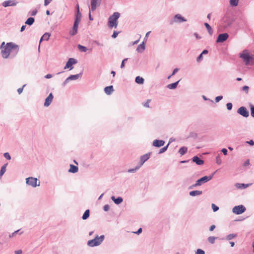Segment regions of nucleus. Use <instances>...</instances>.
<instances>
[{
    "mask_svg": "<svg viewBox=\"0 0 254 254\" xmlns=\"http://www.w3.org/2000/svg\"><path fill=\"white\" fill-rule=\"evenodd\" d=\"M0 49L2 57L7 59L10 54L14 56L18 53L19 46L12 42L7 43L6 44H5V43L3 42L0 46Z\"/></svg>",
    "mask_w": 254,
    "mask_h": 254,
    "instance_id": "1",
    "label": "nucleus"
},
{
    "mask_svg": "<svg viewBox=\"0 0 254 254\" xmlns=\"http://www.w3.org/2000/svg\"><path fill=\"white\" fill-rule=\"evenodd\" d=\"M120 16V13L118 12H114L113 14L109 18L108 25L110 28H116L118 26V19Z\"/></svg>",
    "mask_w": 254,
    "mask_h": 254,
    "instance_id": "2",
    "label": "nucleus"
},
{
    "mask_svg": "<svg viewBox=\"0 0 254 254\" xmlns=\"http://www.w3.org/2000/svg\"><path fill=\"white\" fill-rule=\"evenodd\" d=\"M246 63V64H254V57L250 55L249 53L247 51H244L240 55Z\"/></svg>",
    "mask_w": 254,
    "mask_h": 254,
    "instance_id": "3",
    "label": "nucleus"
},
{
    "mask_svg": "<svg viewBox=\"0 0 254 254\" xmlns=\"http://www.w3.org/2000/svg\"><path fill=\"white\" fill-rule=\"evenodd\" d=\"M104 236L96 237L95 239L88 242V245L89 247H95L99 245L103 241Z\"/></svg>",
    "mask_w": 254,
    "mask_h": 254,
    "instance_id": "4",
    "label": "nucleus"
},
{
    "mask_svg": "<svg viewBox=\"0 0 254 254\" xmlns=\"http://www.w3.org/2000/svg\"><path fill=\"white\" fill-rule=\"evenodd\" d=\"M212 179V176H204L202 177L201 178L198 179L196 183L194 185H193L192 186L190 187V189L192 187H195L196 186H199L201 185L203 183H206Z\"/></svg>",
    "mask_w": 254,
    "mask_h": 254,
    "instance_id": "5",
    "label": "nucleus"
},
{
    "mask_svg": "<svg viewBox=\"0 0 254 254\" xmlns=\"http://www.w3.org/2000/svg\"><path fill=\"white\" fill-rule=\"evenodd\" d=\"M150 153H147L146 154H144L141 156L140 157V164L139 166L136 167L135 169H129L128 170V172H134L136 170H137L138 168H140V167L147 160L149 157H150Z\"/></svg>",
    "mask_w": 254,
    "mask_h": 254,
    "instance_id": "6",
    "label": "nucleus"
},
{
    "mask_svg": "<svg viewBox=\"0 0 254 254\" xmlns=\"http://www.w3.org/2000/svg\"><path fill=\"white\" fill-rule=\"evenodd\" d=\"M26 183L32 187H36L40 186V182L37 178L29 177L26 179Z\"/></svg>",
    "mask_w": 254,
    "mask_h": 254,
    "instance_id": "7",
    "label": "nucleus"
},
{
    "mask_svg": "<svg viewBox=\"0 0 254 254\" xmlns=\"http://www.w3.org/2000/svg\"><path fill=\"white\" fill-rule=\"evenodd\" d=\"M245 210L246 208L242 205L236 206L233 208V212L236 214H241Z\"/></svg>",
    "mask_w": 254,
    "mask_h": 254,
    "instance_id": "8",
    "label": "nucleus"
},
{
    "mask_svg": "<svg viewBox=\"0 0 254 254\" xmlns=\"http://www.w3.org/2000/svg\"><path fill=\"white\" fill-rule=\"evenodd\" d=\"M238 113L243 116L244 117L247 118L249 116V113L247 109L245 107H241L239 108L237 111Z\"/></svg>",
    "mask_w": 254,
    "mask_h": 254,
    "instance_id": "9",
    "label": "nucleus"
},
{
    "mask_svg": "<svg viewBox=\"0 0 254 254\" xmlns=\"http://www.w3.org/2000/svg\"><path fill=\"white\" fill-rule=\"evenodd\" d=\"M229 35L227 33L219 34L216 40L217 43H222L225 41L228 38Z\"/></svg>",
    "mask_w": 254,
    "mask_h": 254,
    "instance_id": "10",
    "label": "nucleus"
},
{
    "mask_svg": "<svg viewBox=\"0 0 254 254\" xmlns=\"http://www.w3.org/2000/svg\"><path fill=\"white\" fill-rule=\"evenodd\" d=\"M76 63V61L75 59L72 58H70L67 62L66 63V64L64 67V69L68 68H69L70 69H72L73 68L72 65L73 64H75Z\"/></svg>",
    "mask_w": 254,
    "mask_h": 254,
    "instance_id": "11",
    "label": "nucleus"
},
{
    "mask_svg": "<svg viewBox=\"0 0 254 254\" xmlns=\"http://www.w3.org/2000/svg\"><path fill=\"white\" fill-rule=\"evenodd\" d=\"M18 2L15 0H8L3 2L2 6L7 7L10 6H15Z\"/></svg>",
    "mask_w": 254,
    "mask_h": 254,
    "instance_id": "12",
    "label": "nucleus"
},
{
    "mask_svg": "<svg viewBox=\"0 0 254 254\" xmlns=\"http://www.w3.org/2000/svg\"><path fill=\"white\" fill-rule=\"evenodd\" d=\"M79 23H78V22H76L74 21L73 26L72 28V30L71 31H70L69 32V34L73 36L77 34Z\"/></svg>",
    "mask_w": 254,
    "mask_h": 254,
    "instance_id": "13",
    "label": "nucleus"
},
{
    "mask_svg": "<svg viewBox=\"0 0 254 254\" xmlns=\"http://www.w3.org/2000/svg\"><path fill=\"white\" fill-rule=\"evenodd\" d=\"M53 98H54V97H53L52 93H50L45 100V102L44 103L45 106H46V107L49 106L52 103Z\"/></svg>",
    "mask_w": 254,
    "mask_h": 254,
    "instance_id": "14",
    "label": "nucleus"
},
{
    "mask_svg": "<svg viewBox=\"0 0 254 254\" xmlns=\"http://www.w3.org/2000/svg\"><path fill=\"white\" fill-rule=\"evenodd\" d=\"M165 141L162 140H154L153 142V145L155 147H161L164 145Z\"/></svg>",
    "mask_w": 254,
    "mask_h": 254,
    "instance_id": "15",
    "label": "nucleus"
},
{
    "mask_svg": "<svg viewBox=\"0 0 254 254\" xmlns=\"http://www.w3.org/2000/svg\"><path fill=\"white\" fill-rule=\"evenodd\" d=\"M79 74H78L75 75H71L66 79V80L64 82V84H66L69 80H76L79 78Z\"/></svg>",
    "mask_w": 254,
    "mask_h": 254,
    "instance_id": "16",
    "label": "nucleus"
},
{
    "mask_svg": "<svg viewBox=\"0 0 254 254\" xmlns=\"http://www.w3.org/2000/svg\"><path fill=\"white\" fill-rule=\"evenodd\" d=\"M81 14L79 11V5H77V13L76 14V18L75 19V22L79 23L81 20Z\"/></svg>",
    "mask_w": 254,
    "mask_h": 254,
    "instance_id": "17",
    "label": "nucleus"
},
{
    "mask_svg": "<svg viewBox=\"0 0 254 254\" xmlns=\"http://www.w3.org/2000/svg\"><path fill=\"white\" fill-rule=\"evenodd\" d=\"M192 161L198 165H201L204 163L203 160L199 159L197 156L193 157L192 158Z\"/></svg>",
    "mask_w": 254,
    "mask_h": 254,
    "instance_id": "18",
    "label": "nucleus"
},
{
    "mask_svg": "<svg viewBox=\"0 0 254 254\" xmlns=\"http://www.w3.org/2000/svg\"><path fill=\"white\" fill-rule=\"evenodd\" d=\"M98 0H91V8L92 11L96 9Z\"/></svg>",
    "mask_w": 254,
    "mask_h": 254,
    "instance_id": "19",
    "label": "nucleus"
},
{
    "mask_svg": "<svg viewBox=\"0 0 254 254\" xmlns=\"http://www.w3.org/2000/svg\"><path fill=\"white\" fill-rule=\"evenodd\" d=\"M105 92L108 94L110 95L113 91V86H109L106 87L104 89Z\"/></svg>",
    "mask_w": 254,
    "mask_h": 254,
    "instance_id": "20",
    "label": "nucleus"
},
{
    "mask_svg": "<svg viewBox=\"0 0 254 254\" xmlns=\"http://www.w3.org/2000/svg\"><path fill=\"white\" fill-rule=\"evenodd\" d=\"M111 199L116 204H120L123 201V198L121 197H119L117 198H116L115 196H112Z\"/></svg>",
    "mask_w": 254,
    "mask_h": 254,
    "instance_id": "21",
    "label": "nucleus"
},
{
    "mask_svg": "<svg viewBox=\"0 0 254 254\" xmlns=\"http://www.w3.org/2000/svg\"><path fill=\"white\" fill-rule=\"evenodd\" d=\"M145 49V44L142 42V44H140L137 48L136 50L139 53L142 52Z\"/></svg>",
    "mask_w": 254,
    "mask_h": 254,
    "instance_id": "22",
    "label": "nucleus"
},
{
    "mask_svg": "<svg viewBox=\"0 0 254 254\" xmlns=\"http://www.w3.org/2000/svg\"><path fill=\"white\" fill-rule=\"evenodd\" d=\"M78 167L73 165H70V169L69 170V172L73 173H76L78 171Z\"/></svg>",
    "mask_w": 254,
    "mask_h": 254,
    "instance_id": "23",
    "label": "nucleus"
},
{
    "mask_svg": "<svg viewBox=\"0 0 254 254\" xmlns=\"http://www.w3.org/2000/svg\"><path fill=\"white\" fill-rule=\"evenodd\" d=\"M175 19L177 22H183L186 21V20L181 15L177 14L175 16Z\"/></svg>",
    "mask_w": 254,
    "mask_h": 254,
    "instance_id": "24",
    "label": "nucleus"
},
{
    "mask_svg": "<svg viewBox=\"0 0 254 254\" xmlns=\"http://www.w3.org/2000/svg\"><path fill=\"white\" fill-rule=\"evenodd\" d=\"M202 191L200 190H193L190 192V195L191 196L198 195L202 193Z\"/></svg>",
    "mask_w": 254,
    "mask_h": 254,
    "instance_id": "25",
    "label": "nucleus"
},
{
    "mask_svg": "<svg viewBox=\"0 0 254 254\" xmlns=\"http://www.w3.org/2000/svg\"><path fill=\"white\" fill-rule=\"evenodd\" d=\"M179 82V80L175 83L170 84L168 85L167 87L168 88L171 89H175L177 87V86Z\"/></svg>",
    "mask_w": 254,
    "mask_h": 254,
    "instance_id": "26",
    "label": "nucleus"
},
{
    "mask_svg": "<svg viewBox=\"0 0 254 254\" xmlns=\"http://www.w3.org/2000/svg\"><path fill=\"white\" fill-rule=\"evenodd\" d=\"M50 36V34L48 33H45L40 39V42L42 40H48Z\"/></svg>",
    "mask_w": 254,
    "mask_h": 254,
    "instance_id": "27",
    "label": "nucleus"
},
{
    "mask_svg": "<svg viewBox=\"0 0 254 254\" xmlns=\"http://www.w3.org/2000/svg\"><path fill=\"white\" fill-rule=\"evenodd\" d=\"M89 213H90V211H89V209L86 210L84 212V214H83V216H82V218L83 220H86V219H87L89 217Z\"/></svg>",
    "mask_w": 254,
    "mask_h": 254,
    "instance_id": "28",
    "label": "nucleus"
},
{
    "mask_svg": "<svg viewBox=\"0 0 254 254\" xmlns=\"http://www.w3.org/2000/svg\"><path fill=\"white\" fill-rule=\"evenodd\" d=\"M204 25L205 26L206 28H207V30L208 32V33H209V34L211 35L213 33V30H212L211 26L207 23H205Z\"/></svg>",
    "mask_w": 254,
    "mask_h": 254,
    "instance_id": "29",
    "label": "nucleus"
},
{
    "mask_svg": "<svg viewBox=\"0 0 254 254\" xmlns=\"http://www.w3.org/2000/svg\"><path fill=\"white\" fill-rule=\"evenodd\" d=\"M135 82L138 84H143L144 82V79L140 76H137L135 78Z\"/></svg>",
    "mask_w": 254,
    "mask_h": 254,
    "instance_id": "30",
    "label": "nucleus"
},
{
    "mask_svg": "<svg viewBox=\"0 0 254 254\" xmlns=\"http://www.w3.org/2000/svg\"><path fill=\"white\" fill-rule=\"evenodd\" d=\"M187 150H188V149L187 147H182L179 149V152L180 154L184 155L187 152Z\"/></svg>",
    "mask_w": 254,
    "mask_h": 254,
    "instance_id": "31",
    "label": "nucleus"
},
{
    "mask_svg": "<svg viewBox=\"0 0 254 254\" xmlns=\"http://www.w3.org/2000/svg\"><path fill=\"white\" fill-rule=\"evenodd\" d=\"M34 18L33 17L28 18L25 22V24L31 25L34 23Z\"/></svg>",
    "mask_w": 254,
    "mask_h": 254,
    "instance_id": "32",
    "label": "nucleus"
},
{
    "mask_svg": "<svg viewBox=\"0 0 254 254\" xmlns=\"http://www.w3.org/2000/svg\"><path fill=\"white\" fill-rule=\"evenodd\" d=\"M239 0H230V3L231 5L236 6L238 5Z\"/></svg>",
    "mask_w": 254,
    "mask_h": 254,
    "instance_id": "33",
    "label": "nucleus"
},
{
    "mask_svg": "<svg viewBox=\"0 0 254 254\" xmlns=\"http://www.w3.org/2000/svg\"><path fill=\"white\" fill-rule=\"evenodd\" d=\"M6 171V166L5 165L2 166L0 171V177H1L3 174L5 173Z\"/></svg>",
    "mask_w": 254,
    "mask_h": 254,
    "instance_id": "34",
    "label": "nucleus"
},
{
    "mask_svg": "<svg viewBox=\"0 0 254 254\" xmlns=\"http://www.w3.org/2000/svg\"><path fill=\"white\" fill-rule=\"evenodd\" d=\"M78 48L79 50L81 52H85L87 50V48L85 47H84L83 46H81L80 45H79L78 46Z\"/></svg>",
    "mask_w": 254,
    "mask_h": 254,
    "instance_id": "35",
    "label": "nucleus"
},
{
    "mask_svg": "<svg viewBox=\"0 0 254 254\" xmlns=\"http://www.w3.org/2000/svg\"><path fill=\"white\" fill-rule=\"evenodd\" d=\"M216 238L213 236L208 237V241L211 244H213L215 242Z\"/></svg>",
    "mask_w": 254,
    "mask_h": 254,
    "instance_id": "36",
    "label": "nucleus"
},
{
    "mask_svg": "<svg viewBox=\"0 0 254 254\" xmlns=\"http://www.w3.org/2000/svg\"><path fill=\"white\" fill-rule=\"evenodd\" d=\"M250 107L251 109V115L253 118H254V106L251 104L250 105Z\"/></svg>",
    "mask_w": 254,
    "mask_h": 254,
    "instance_id": "37",
    "label": "nucleus"
},
{
    "mask_svg": "<svg viewBox=\"0 0 254 254\" xmlns=\"http://www.w3.org/2000/svg\"><path fill=\"white\" fill-rule=\"evenodd\" d=\"M169 145V143H168L166 146L162 148L161 149H160L159 150V153H162L163 152H164L165 151H166V150L167 149L168 147V146Z\"/></svg>",
    "mask_w": 254,
    "mask_h": 254,
    "instance_id": "38",
    "label": "nucleus"
},
{
    "mask_svg": "<svg viewBox=\"0 0 254 254\" xmlns=\"http://www.w3.org/2000/svg\"><path fill=\"white\" fill-rule=\"evenodd\" d=\"M150 102H151V100L148 99L145 103L143 104V106L146 108H149L150 107L149 104H150Z\"/></svg>",
    "mask_w": 254,
    "mask_h": 254,
    "instance_id": "39",
    "label": "nucleus"
},
{
    "mask_svg": "<svg viewBox=\"0 0 254 254\" xmlns=\"http://www.w3.org/2000/svg\"><path fill=\"white\" fill-rule=\"evenodd\" d=\"M236 186L238 188H241L242 187H244L245 188L248 187V185H245L244 184H237L236 185Z\"/></svg>",
    "mask_w": 254,
    "mask_h": 254,
    "instance_id": "40",
    "label": "nucleus"
},
{
    "mask_svg": "<svg viewBox=\"0 0 254 254\" xmlns=\"http://www.w3.org/2000/svg\"><path fill=\"white\" fill-rule=\"evenodd\" d=\"M212 208L214 212H216L219 209V207L214 204H212Z\"/></svg>",
    "mask_w": 254,
    "mask_h": 254,
    "instance_id": "41",
    "label": "nucleus"
},
{
    "mask_svg": "<svg viewBox=\"0 0 254 254\" xmlns=\"http://www.w3.org/2000/svg\"><path fill=\"white\" fill-rule=\"evenodd\" d=\"M243 90L246 93H248L249 87L248 86H244L243 87Z\"/></svg>",
    "mask_w": 254,
    "mask_h": 254,
    "instance_id": "42",
    "label": "nucleus"
},
{
    "mask_svg": "<svg viewBox=\"0 0 254 254\" xmlns=\"http://www.w3.org/2000/svg\"><path fill=\"white\" fill-rule=\"evenodd\" d=\"M195 254H204V252L201 249H198L196 251Z\"/></svg>",
    "mask_w": 254,
    "mask_h": 254,
    "instance_id": "43",
    "label": "nucleus"
},
{
    "mask_svg": "<svg viewBox=\"0 0 254 254\" xmlns=\"http://www.w3.org/2000/svg\"><path fill=\"white\" fill-rule=\"evenodd\" d=\"M226 106H227V108L228 110H230L232 109V103H228L227 104Z\"/></svg>",
    "mask_w": 254,
    "mask_h": 254,
    "instance_id": "44",
    "label": "nucleus"
},
{
    "mask_svg": "<svg viewBox=\"0 0 254 254\" xmlns=\"http://www.w3.org/2000/svg\"><path fill=\"white\" fill-rule=\"evenodd\" d=\"M4 156L8 160H10L11 158L10 156L8 153H5L4 154Z\"/></svg>",
    "mask_w": 254,
    "mask_h": 254,
    "instance_id": "45",
    "label": "nucleus"
},
{
    "mask_svg": "<svg viewBox=\"0 0 254 254\" xmlns=\"http://www.w3.org/2000/svg\"><path fill=\"white\" fill-rule=\"evenodd\" d=\"M223 98L222 96H219L215 98V101L216 102H218L219 101H220Z\"/></svg>",
    "mask_w": 254,
    "mask_h": 254,
    "instance_id": "46",
    "label": "nucleus"
},
{
    "mask_svg": "<svg viewBox=\"0 0 254 254\" xmlns=\"http://www.w3.org/2000/svg\"><path fill=\"white\" fill-rule=\"evenodd\" d=\"M236 237V235H234V234H231V235H229L228 236H227V239L228 240H231L232 239L235 238Z\"/></svg>",
    "mask_w": 254,
    "mask_h": 254,
    "instance_id": "47",
    "label": "nucleus"
},
{
    "mask_svg": "<svg viewBox=\"0 0 254 254\" xmlns=\"http://www.w3.org/2000/svg\"><path fill=\"white\" fill-rule=\"evenodd\" d=\"M25 86V85H24L22 86V87H21V88H18V89H17V92H18V94H21V93L22 92L23 90V88H24V87Z\"/></svg>",
    "mask_w": 254,
    "mask_h": 254,
    "instance_id": "48",
    "label": "nucleus"
},
{
    "mask_svg": "<svg viewBox=\"0 0 254 254\" xmlns=\"http://www.w3.org/2000/svg\"><path fill=\"white\" fill-rule=\"evenodd\" d=\"M127 59H125L121 63V68H123L125 66V63L126 61H127Z\"/></svg>",
    "mask_w": 254,
    "mask_h": 254,
    "instance_id": "49",
    "label": "nucleus"
},
{
    "mask_svg": "<svg viewBox=\"0 0 254 254\" xmlns=\"http://www.w3.org/2000/svg\"><path fill=\"white\" fill-rule=\"evenodd\" d=\"M118 34H119V32H118L117 31H114V33H113V34L112 36V37L113 38H116L117 37Z\"/></svg>",
    "mask_w": 254,
    "mask_h": 254,
    "instance_id": "50",
    "label": "nucleus"
},
{
    "mask_svg": "<svg viewBox=\"0 0 254 254\" xmlns=\"http://www.w3.org/2000/svg\"><path fill=\"white\" fill-rule=\"evenodd\" d=\"M109 208H110V207H109V205H108V204H106V205H104V210L105 211H108L109 210Z\"/></svg>",
    "mask_w": 254,
    "mask_h": 254,
    "instance_id": "51",
    "label": "nucleus"
},
{
    "mask_svg": "<svg viewBox=\"0 0 254 254\" xmlns=\"http://www.w3.org/2000/svg\"><path fill=\"white\" fill-rule=\"evenodd\" d=\"M51 1L52 0H44V5L45 6L47 5L51 2Z\"/></svg>",
    "mask_w": 254,
    "mask_h": 254,
    "instance_id": "52",
    "label": "nucleus"
},
{
    "mask_svg": "<svg viewBox=\"0 0 254 254\" xmlns=\"http://www.w3.org/2000/svg\"><path fill=\"white\" fill-rule=\"evenodd\" d=\"M222 152L224 155H226L227 153V150L226 148H223L222 149Z\"/></svg>",
    "mask_w": 254,
    "mask_h": 254,
    "instance_id": "53",
    "label": "nucleus"
},
{
    "mask_svg": "<svg viewBox=\"0 0 254 254\" xmlns=\"http://www.w3.org/2000/svg\"><path fill=\"white\" fill-rule=\"evenodd\" d=\"M215 228V226L214 225H212L210 226L209 228V230L210 231H212Z\"/></svg>",
    "mask_w": 254,
    "mask_h": 254,
    "instance_id": "54",
    "label": "nucleus"
},
{
    "mask_svg": "<svg viewBox=\"0 0 254 254\" xmlns=\"http://www.w3.org/2000/svg\"><path fill=\"white\" fill-rule=\"evenodd\" d=\"M202 59V54H201L198 56V57L197 58V62H199V61H200Z\"/></svg>",
    "mask_w": 254,
    "mask_h": 254,
    "instance_id": "55",
    "label": "nucleus"
},
{
    "mask_svg": "<svg viewBox=\"0 0 254 254\" xmlns=\"http://www.w3.org/2000/svg\"><path fill=\"white\" fill-rule=\"evenodd\" d=\"M22 253V250H21L15 251V254H21Z\"/></svg>",
    "mask_w": 254,
    "mask_h": 254,
    "instance_id": "56",
    "label": "nucleus"
},
{
    "mask_svg": "<svg viewBox=\"0 0 254 254\" xmlns=\"http://www.w3.org/2000/svg\"><path fill=\"white\" fill-rule=\"evenodd\" d=\"M247 143H249V144H250L251 145H254V142L252 140H251L249 141H247Z\"/></svg>",
    "mask_w": 254,
    "mask_h": 254,
    "instance_id": "57",
    "label": "nucleus"
},
{
    "mask_svg": "<svg viewBox=\"0 0 254 254\" xmlns=\"http://www.w3.org/2000/svg\"><path fill=\"white\" fill-rule=\"evenodd\" d=\"M250 164V161L249 160H246L244 163V166H247L249 165Z\"/></svg>",
    "mask_w": 254,
    "mask_h": 254,
    "instance_id": "58",
    "label": "nucleus"
},
{
    "mask_svg": "<svg viewBox=\"0 0 254 254\" xmlns=\"http://www.w3.org/2000/svg\"><path fill=\"white\" fill-rule=\"evenodd\" d=\"M52 77V74H48L45 76V78H50Z\"/></svg>",
    "mask_w": 254,
    "mask_h": 254,
    "instance_id": "59",
    "label": "nucleus"
},
{
    "mask_svg": "<svg viewBox=\"0 0 254 254\" xmlns=\"http://www.w3.org/2000/svg\"><path fill=\"white\" fill-rule=\"evenodd\" d=\"M178 71V68H175L173 70V72L172 74V75H173L175 74L176 72H177V71Z\"/></svg>",
    "mask_w": 254,
    "mask_h": 254,
    "instance_id": "60",
    "label": "nucleus"
},
{
    "mask_svg": "<svg viewBox=\"0 0 254 254\" xmlns=\"http://www.w3.org/2000/svg\"><path fill=\"white\" fill-rule=\"evenodd\" d=\"M142 232V229L141 228H139L138 231L135 233L137 234H140L141 232Z\"/></svg>",
    "mask_w": 254,
    "mask_h": 254,
    "instance_id": "61",
    "label": "nucleus"
},
{
    "mask_svg": "<svg viewBox=\"0 0 254 254\" xmlns=\"http://www.w3.org/2000/svg\"><path fill=\"white\" fill-rule=\"evenodd\" d=\"M25 27L26 26L25 25H23L21 27V29H20V31L21 32H22L24 30L25 28Z\"/></svg>",
    "mask_w": 254,
    "mask_h": 254,
    "instance_id": "62",
    "label": "nucleus"
},
{
    "mask_svg": "<svg viewBox=\"0 0 254 254\" xmlns=\"http://www.w3.org/2000/svg\"><path fill=\"white\" fill-rule=\"evenodd\" d=\"M216 161H217V163L218 164H220V159L219 158V157H217Z\"/></svg>",
    "mask_w": 254,
    "mask_h": 254,
    "instance_id": "63",
    "label": "nucleus"
},
{
    "mask_svg": "<svg viewBox=\"0 0 254 254\" xmlns=\"http://www.w3.org/2000/svg\"><path fill=\"white\" fill-rule=\"evenodd\" d=\"M207 53H208V51H207L206 50H204L202 52V53L201 54H202H202H207Z\"/></svg>",
    "mask_w": 254,
    "mask_h": 254,
    "instance_id": "64",
    "label": "nucleus"
}]
</instances>
